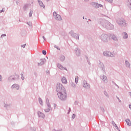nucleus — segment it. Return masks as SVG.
Here are the masks:
<instances>
[{
	"mask_svg": "<svg viewBox=\"0 0 131 131\" xmlns=\"http://www.w3.org/2000/svg\"><path fill=\"white\" fill-rule=\"evenodd\" d=\"M85 2H89V0H84Z\"/></svg>",
	"mask_w": 131,
	"mask_h": 131,
	"instance_id": "e2e57ef3",
	"label": "nucleus"
},
{
	"mask_svg": "<svg viewBox=\"0 0 131 131\" xmlns=\"http://www.w3.org/2000/svg\"><path fill=\"white\" fill-rule=\"evenodd\" d=\"M99 39L103 42H108L109 41V36L107 34L103 33L99 36Z\"/></svg>",
	"mask_w": 131,
	"mask_h": 131,
	"instance_id": "7ed1b4c3",
	"label": "nucleus"
},
{
	"mask_svg": "<svg viewBox=\"0 0 131 131\" xmlns=\"http://www.w3.org/2000/svg\"><path fill=\"white\" fill-rule=\"evenodd\" d=\"M109 51H105L103 52V55L104 57H109Z\"/></svg>",
	"mask_w": 131,
	"mask_h": 131,
	"instance_id": "4be33fe9",
	"label": "nucleus"
},
{
	"mask_svg": "<svg viewBox=\"0 0 131 131\" xmlns=\"http://www.w3.org/2000/svg\"><path fill=\"white\" fill-rule=\"evenodd\" d=\"M32 14H33V10L30 9L29 17H32Z\"/></svg>",
	"mask_w": 131,
	"mask_h": 131,
	"instance_id": "2f4dec72",
	"label": "nucleus"
},
{
	"mask_svg": "<svg viewBox=\"0 0 131 131\" xmlns=\"http://www.w3.org/2000/svg\"><path fill=\"white\" fill-rule=\"evenodd\" d=\"M100 78L104 81V82H107L108 80L107 79V77L105 75H102L100 76Z\"/></svg>",
	"mask_w": 131,
	"mask_h": 131,
	"instance_id": "4468645a",
	"label": "nucleus"
},
{
	"mask_svg": "<svg viewBox=\"0 0 131 131\" xmlns=\"http://www.w3.org/2000/svg\"><path fill=\"white\" fill-rule=\"evenodd\" d=\"M70 34H71V36L74 37V38H76L77 40L79 39V35L76 33H74L73 31L70 32Z\"/></svg>",
	"mask_w": 131,
	"mask_h": 131,
	"instance_id": "6e6552de",
	"label": "nucleus"
},
{
	"mask_svg": "<svg viewBox=\"0 0 131 131\" xmlns=\"http://www.w3.org/2000/svg\"><path fill=\"white\" fill-rule=\"evenodd\" d=\"M52 131H62V129H59L58 130H56L55 129H53Z\"/></svg>",
	"mask_w": 131,
	"mask_h": 131,
	"instance_id": "c03bdc74",
	"label": "nucleus"
},
{
	"mask_svg": "<svg viewBox=\"0 0 131 131\" xmlns=\"http://www.w3.org/2000/svg\"><path fill=\"white\" fill-rule=\"evenodd\" d=\"M21 79L22 80H24V79H25V78H24V75H23V74H21Z\"/></svg>",
	"mask_w": 131,
	"mask_h": 131,
	"instance_id": "37998d69",
	"label": "nucleus"
},
{
	"mask_svg": "<svg viewBox=\"0 0 131 131\" xmlns=\"http://www.w3.org/2000/svg\"><path fill=\"white\" fill-rule=\"evenodd\" d=\"M125 63L126 65V67H127V68H130V63H129V62H128L127 60H125Z\"/></svg>",
	"mask_w": 131,
	"mask_h": 131,
	"instance_id": "393cba45",
	"label": "nucleus"
},
{
	"mask_svg": "<svg viewBox=\"0 0 131 131\" xmlns=\"http://www.w3.org/2000/svg\"><path fill=\"white\" fill-rule=\"evenodd\" d=\"M38 1V3H39V2H41V1L40 0H37Z\"/></svg>",
	"mask_w": 131,
	"mask_h": 131,
	"instance_id": "052dcab7",
	"label": "nucleus"
},
{
	"mask_svg": "<svg viewBox=\"0 0 131 131\" xmlns=\"http://www.w3.org/2000/svg\"><path fill=\"white\" fill-rule=\"evenodd\" d=\"M65 91H66V90H65V88H64V86L62 85V84L60 83H57L56 84V92L57 94Z\"/></svg>",
	"mask_w": 131,
	"mask_h": 131,
	"instance_id": "20e7f679",
	"label": "nucleus"
},
{
	"mask_svg": "<svg viewBox=\"0 0 131 131\" xmlns=\"http://www.w3.org/2000/svg\"><path fill=\"white\" fill-rule=\"evenodd\" d=\"M34 74L35 76H36V77H37V73L34 72Z\"/></svg>",
	"mask_w": 131,
	"mask_h": 131,
	"instance_id": "3c124183",
	"label": "nucleus"
},
{
	"mask_svg": "<svg viewBox=\"0 0 131 131\" xmlns=\"http://www.w3.org/2000/svg\"><path fill=\"white\" fill-rule=\"evenodd\" d=\"M108 57H111V58H115V55H114V54H113L112 52L109 51Z\"/></svg>",
	"mask_w": 131,
	"mask_h": 131,
	"instance_id": "c85d7f7f",
	"label": "nucleus"
},
{
	"mask_svg": "<svg viewBox=\"0 0 131 131\" xmlns=\"http://www.w3.org/2000/svg\"><path fill=\"white\" fill-rule=\"evenodd\" d=\"M98 66L100 68H101L103 72H105V66H104V64H103V63L100 62Z\"/></svg>",
	"mask_w": 131,
	"mask_h": 131,
	"instance_id": "f3484780",
	"label": "nucleus"
},
{
	"mask_svg": "<svg viewBox=\"0 0 131 131\" xmlns=\"http://www.w3.org/2000/svg\"><path fill=\"white\" fill-rule=\"evenodd\" d=\"M46 103L47 104H48V103H50V102L49 101V99L48 98L46 99Z\"/></svg>",
	"mask_w": 131,
	"mask_h": 131,
	"instance_id": "603ef678",
	"label": "nucleus"
},
{
	"mask_svg": "<svg viewBox=\"0 0 131 131\" xmlns=\"http://www.w3.org/2000/svg\"><path fill=\"white\" fill-rule=\"evenodd\" d=\"M112 124L113 125V126H115V128L118 129V130H119V128H118V126H117V125H116V124L115 123V122H114V121H112Z\"/></svg>",
	"mask_w": 131,
	"mask_h": 131,
	"instance_id": "cd10ccee",
	"label": "nucleus"
},
{
	"mask_svg": "<svg viewBox=\"0 0 131 131\" xmlns=\"http://www.w3.org/2000/svg\"><path fill=\"white\" fill-rule=\"evenodd\" d=\"M75 52L76 56H77L78 57H79V56H80V50H79L78 48H75Z\"/></svg>",
	"mask_w": 131,
	"mask_h": 131,
	"instance_id": "a211bd4d",
	"label": "nucleus"
},
{
	"mask_svg": "<svg viewBox=\"0 0 131 131\" xmlns=\"http://www.w3.org/2000/svg\"><path fill=\"white\" fill-rule=\"evenodd\" d=\"M98 24L101 25L102 27L106 28V29H109L110 30H113L114 29V25H112L108 20L100 19L98 20Z\"/></svg>",
	"mask_w": 131,
	"mask_h": 131,
	"instance_id": "f257e3e1",
	"label": "nucleus"
},
{
	"mask_svg": "<svg viewBox=\"0 0 131 131\" xmlns=\"http://www.w3.org/2000/svg\"><path fill=\"white\" fill-rule=\"evenodd\" d=\"M46 72L47 74H50V71L47 70V71H46Z\"/></svg>",
	"mask_w": 131,
	"mask_h": 131,
	"instance_id": "8fccbe9b",
	"label": "nucleus"
},
{
	"mask_svg": "<svg viewBox=\"0 0 131 131\" xmlns=\"http://www.w3.org/2000/svg\"><path fill=\"white\" fill-rule=\"evenodd\" d=\"M57 67L59 68V69H60V70H67L66 68H64L63 66L59 63H57Z\"/></svg>",
	"mask_w": 131,
	"mask_h": 131,
	"instance_id": "6ab92c4d",
	"label": "nucleus"
},
{
	"mask_svg": "<svg viewBox=\"0 0 131 131\" xmlns=\"http://www.w3.org/2000/svg\"><path fill=\"white\" fill-rule=\"evenodd\" d=\"M122 35L124 39H127V38H128V35H127V33H126V32H123Z\"/></svg>",
	"mask_w": 131,
	"mask_h": 131,
	"instance_id": "aec40b11",
	"label": "nucleus"
},
{
	"mask_svg": "<svg viewBox=\"0 0 131 131\" xmlns=\"http://www.w3.org/2000/svg\"><path fill=\"white\" fill-rule=\"evenodd\" d=\"M75 117H76V115H75V114H73V115H72V118L73 119H74V118H75Z\"/></svg>",
	"mask_w": 131,
	"mask_h": 131,
	"instance_id": "ea45409f",
	"label": "nucleus"
},
{
	"mask_svg": "<svg viewBox=\"0 0 131 131\" xmlns=\"http://www.w3.org/2000/svg\"><path fill=\"white\" fill-rule=\"evenodd\" d=\"M42 53L43 55H47V51L45 50H43L42 51Z\"/></svg>",
	"mask_w": 131,
	"mask_h": 131,
	"instance_id": "58836bf2",
	"label": "nucleus"
},
{
	"mask_svg": "<svg viewBox=\"0 0 131 131\" xmlns=\"http://www.w3.org/2000/svg\"><path fill=\"white\" fill-rule=\"evenodd\" d=\"M27 24H28V25H29V26L30 27H31V28H32V23L30 21L27 22Z\"/></svg>",
	"mask_w": 131,
	"mask_h": 131,
	"instance_id": "473e14b6",
	"label": "nucleus"
},
{
	"mask_svg": "<svg viewBox=\"0 0 131 131\" xmlns=\"http://www.w3.org/2000/svg\"><path fill=\"white\" fill-rule=\"evenodd\" d=\"M41 62L38 63V66H42L43 64H45V62L46 61V60L45 58H42L40 59Z\"/></svg>",
	"mask_w": 131,
	"mask_h": 131,
	"instance_id": "2eb2a0df",
	"label": "nucleus"
},
{
	"mask_svg": "<svg viewBox=\"0 0 131 131\" xmlns=\"http://www.w3.org/2000/svg\"><path fill=\"white\" fill-rule=\"evenodd\" d=\"M83 86L85 89H86V90H90V89H91V85H90L86 80L83 81Z\"/></svg>",
	"mask_w": 131,
	"mask_h": 131,
	"instance_id": "9d476101",
	"label": "nucleus"
},
{
	"mask_svg": "<svg viewBox=\"0 0 131 131\" xmlns=\"http://www.w3.org/2000/svg\"><path fill=\"white\" fill-rule=\"evenodd\" d=\"M92 6L95 9H98V8H103V6L97 3H92Z\"/></svg>",
	"mask_w": 131,
	"mask_h": 131,
	"instance_id": "9b49d317",
	"label": "nucleus"
},
{
	"mask_svg": "<svg viewBox=\"0 0 131 131\" xmlns=\"http://www.w3.org/2000/svg\"><path fill=\"white\" fill-rule=\"evenodd\" d=\"M24 11H27L29 9V4H25L23 7Z\"/></svg>",
	"mask_w": 131,
	"mask_h": 131,
	"instance_id": "5701e85b",
	"label": "nucleus"
},
{
	"mask_svg": "<svg viewBox=\"0 0 131 131\" xmlns=\"http://www.w3.org/2000/svg\"><path fill=\"white\" fill-rule=\"evenodd\" d=\"M54 48L57 49L58 51H60V48H59L57 46H54Z\"/></svg>",
	"mask_w": 131,
	"mask_h": 131,
	"instance_id": "79ce46f5",
	"label": "nucleus"
},
{
	"mask_svg": "<svg viewBox=\"0 0 131 131\" xmlns=\"http://www.w3.org/2000/svg\"><path fill=\"white\" fill-rule=\"evenodd\" d=\"M115 85H116V86H117V88H119V86H118V85H117L116 83H115Z\"/></svg>",
	"mask_w": 131,
	"mask_h": 131,
	"instance_id": "5fc2aeb1",
	"label": "nucleus"
},
{
	"mask_svg": "<svg viewBox=\"0 0 131 131\" xmlns=\"http://www.w3.org/2000/svg\"><path fill=\"white\" fill-rule=\"evenodd\" d=\"M71 112V108L69 107V112L68 113V114H69V113H70Z\"/></svg>",
	"mask_w": 131,
	"mask_h": 131,
	"instance_id": "09e8293b",
	"label": "nucleus"
},
{
	"mask_svg": "<svg viewBox=\"0 0 131 131\" xmlns=\"http://www.w3.org/2000/svg\"><path fill=\"white\" fill-rule=\"evenodd\" d=\"M25 46H26V44L21 45L22 48H25Z\"/></svg>",
	"mask_w": 131,
	"mask_h": 131,
	"instance_id": "864d4df0",
	"label": "nucleus"
},
{
	"mask_svg": "<svg viewBox=\"0 0 131 131\" xmlns=\"http://www.w3.org/2000/svg\"><path fill=\"white\" fill-rule=\"evenodd\" d=\"M47 105L49 109H51L52 107H51V104H50V102H47Z\"/></svg>",
	"mask_w": 131,
	"mask_h": 131,
	"instance_id": "4c0bfd02",
	"label": "nucleus"
},
{
	"mask_svg": "<svg viewBox=\"0 0 131 131\" xmlns=\"http://www.w3.org/2000/svg\"><path fill=\"white\" fill-rule=\"evenodd\" d=\"M4 9H5V8H3V10H0V13H4L5 12V11L4 10Z\"/></svg>",
	"mask_w": 131,
	"mask_h": 131,
	"instance_id": "de8ad7c7",
	"label": "nucleus"
},
{
	"mask_svg": "<svg viewBox=\"0 0 131 131\" xmlns=\"http://www.w3.org/2000/svg\"><path fill=\"white\" fill-rule=\"evenodd\" d=\"M16 4H17V5H18V4H19V2H17V1L16 2Z\"/></svg>",
	"mask_w": 131,
	"mask_h": 131,
	"instance_id": "680f3d73",
	"label": "nucleus"
},
{
	"mask_svg": "<svg viewBox=\"0 0 131 131\" xmlns=\"http://www.w3.org/2000/svg\"><path fill=\"white\" fill-rule=\"evenodd\" d=\"M38 101H39V103L40 105H41V106H42V105H43L42 99H41L40 98V97H39V98H38Z\"/></svg>",
	"mask_w": 131,
	"mask_h": 131,
	"instance_id": "7c9ffc66",
	"label": "nucleus"
},
{
	"mask_svg": "<svg viewBox=\"0 0 131 131\" xmlns=\"http://www.w3.org/2000/svg\"><path fill=\"white\" fill-rule=\"evenodd\" d=\"M116 98L118 100L119 103H121L122 101H121V100L120 99H119V97H118V96H116Z\"/></svg>",
	"mask_w": 131,
	"mask_h": 131,
	"instance_id": "a19ab883",
	"label": "nucleus"
},
{
	"mask_svg": "<svg viewBox=\"0 0 131 131\" xmlns=\"http://www.w3.org/2000/svg\"><path fill=\"white\" fill-rule=\"evenodd\" d=\"M62 83H67V79L65 77H63L61 79Z\"/></svg>",
	"mask_w": 131,
	"mask_h": 131,
	"instance_id": "a878e982",
	"label": "nucleus"
},
{
	"mask_svg": "<svg viewBox=\"0 0 131 131\" xmlns=\"http://www.w3.org/2000/svg\"><path fill=\"white\" fill-rule=\"evenodd\" d=\"M126 5L131 10V0H128V1H127Z\"/></svg>",
	"mask_w": 131,
	"mask_h": 131,
	"instance_id": "b1692460",
	"label": "nucleus"
},
{
	"mask_svg": "<svg viewBox=\"0 0 131 131\" xmlns=\"http://www.w3.org/2000/svg\"><path fill=\"white\" fill-rule=\"evenodd\" d=\"M38 4H39L40 6L42 7V8H46V6H45V5H43V3H42V1H41Z\"/></svg>",
	"mask_w": 131,
	"mask_h": 131,
	"instance_id": "c756f323",
	"label": "nucleus"
},
{
	"mask_svg": "<svg viewBox=\"0 0 131 131\" xmlns=\"http://www.w3.org/2000/svg\"><path fill=\"white\" fill-rule=\"evenodd\" d=\"M38 116V117H41V118H45L46 116L45 115V114L43 113H41V112L38 111L37 112Z\"/></svg>",
	"mask_w": 131,
	"mask_h": 131,
	"instance_id": "dca6fc26",
	"label": "nucleus"
},
{
	"mask_svg": "<svg viewBox=\"0 0 131 131\" xmlns=\"http://www.w3.org/2000/svg\"><path fill=\"white\" fill-rule=\"evenodd\" d=\"M129 109H130V110H131V104L129 105Z\"/></svg>",
	"mask_w": 131,
	"mask_h": 131,
	"instance_id": "bf43d9fd",
	"label": "nucleus"
},
{
	"mask_svg": "<svg viewBox=\"0 0 131 131\" xmlns=\"http://www.w3.org/2000/svg\"><path fill=\"white\" fill-rule=\"evenodd\" d=\"M125 122L127 125H128L129 126L131 125L130 120H129V119H126L125 120Z\"/></svg>",
	"mask_w": 131,
	"mask_h": 131,
	"instance_id": "bb28decb",
	"label": "nucleus"
},
{
	"mask_svg": "<svg viewBox=\"0 0 131 131\" xmlns=\"http://www.w3.org/2000/svg\"><path fill=\"white\" fill-rule=\"evenodd\" d=\"M104 94L107 97V98H109V94L106 91H104Z\"/></svg>",
	"mask_w": 131,
	"mask_h": 131,
	"instance_id": "72a5a7b5",
	"label": "nucleus"
},
{
	"mask_svg": "<svg viewBox=\"0 0 131 131\" xmlns=\"http://www.w3.org/2000/svg\"><path fill=\"white\" fill-rule=\"evenodd\" d=\"M117 23L119 24V25H122L123 26H126V23H125V20L122 18H119L117 20Z\"/></svg>",
	"mask_w": 131,
	"mask_h": 131,
	"instance_id": "423d86ee",
	"label": "nucleus"
},
{
	"mask_svg": "<svg viewBox=\"0 0 131 131\" xmlns=\"http://www.w3.org/2000/svg\"><path fill=\"white\" fill-rule=\"evenodd\" d=\"M54 108H56V107H57V104H54Z\"/></svg>",
	"mask_w": 131,
	"mask_h": 131,
	"instance_id": "13d9d810",
	"label": "nucleus"
},
{
	"mask_svg": "<svg viewBox=\"0 0 131 131\" xmlns=\"http://www.w3.org/2000/svg\"><path fill=\"white\" fill-rule=\"evenodd\" d=\"M57 96L61 101H64L67 100V93H66V91H63L57 93Z\"/></svg>",
	"mask_w": 131,
	"mask_h": 131,
	"instance_id": "f03ea898",
	"label": "nucleus"
},
{
	"mask_svg": "<svg viewBox=\"0 0 131 131\" xmlns=\"http://www.w3.org/2000/svg\"><path fill=\"white\" fill-rule=\"evenodd\" d=\"M50 110H51V108L48 107V108L45 110V112L48 113L49 111H50Z\"/></svg>",
	"mask_w": 131,
	"mask_h": 131,
	"instance_id": "c9c22d12",
	"label": "nucleus"
},
{
	"mask_svg": "<svg viewBox=\"0 0 131 131\" xmlns=\"http://www.w3.org/2000/svg\"><path fill=\"white\" fill-rule=\"evenodd\" d=\"M59 60L61 61V62H64V61H65V56L63 55H61L59 56Z\"/></svg>",
	"mask_w": 131,
	"mask_h": 131,
	"instance_id": "412c9836",
	"label": "nucleus"
},
{
	"mask_svg": "<svg viewBox=\"0 0 131 131\" xmlns=\"http://www.w3.org/2000/svg\"><path fill=\"white\" fill-rule=\"evenodd\" d=\"M130 97H131V92H130Z\"/></svg>",
	"mask_w": 131,
	"mask_h": 131,
	"instance_id": "69168bd1",
	"label": "nucleus"
},
{
	"mask_svg": "<svg viewBox=\"0 0 131 131\" xmlns=\"http://www.w3.org/2000/svg\"><path fill=\"white\" fill-rule=\"evenodd\" d=\"M110 37L113 40H114V41H118V37L116 35L114 34H110Z\"/></svg>",
	"mask_w": 131,
	"mask_h": 131,
	"instance_id": "ddd939ff",
	"label": "nucleus"
},
{
	"mask_svg": "<svg viewBox=\"0 0 131 131\" xmlns=\"http://www.w3.org/2000/svg\"><path fill=\"white\" fill-rule=\"evenodd\" d=\"M105 1L110 3H112V2H113V0H105Z\"/></svg>",
	"mask_w": 131,
	"mask_h": 131,
	"instance_id": "a18cd8bd",
	"label": "nucleus"
},
{
	"mask_svg": "<svg viewBox=\"0 0 131 131\" xmlns=\"http://www.w3.org/2000/svg\"><path fill=\"white\" fill-rule=\"evenodd\" d=\"M19 77L16 74H14L13 75L10 76L8 79V81L9 82H12V81H17V80H19Z\"/></svg>",
	"mask_w": 131,
	"mask_h": 131,
	"instance_id": "39448f33",
	"label": "nucleus"
},
{
	"mask_svg": "<svg viewBox=\"0 0 131 131\" xmlns=\"http://www.w3.org/2000/svg\"><path fill=\"white\" fill-rule=\"evenodd\" d=\"M49 1H50V0H46L47 2H49Z\"/></svg>",
	"mask_w": 131,
	"mask_h": 131,
	"instance_id": "338daca9",
	"label": "nucleus"
},
{
	"mask_svg": "<svg viewBox=\"0 0 131 131\" xmlns=\"http://www.w3.org/2000/svg\"><path fill=\"white\" fill-rule=\"evenodd\" d=\"M70 84H71V86H73V88H75L76 85L73 82H71Z\"/></svg>",
	"mask_w": 131,
	"mask_h": 131,
	"instance_id": "e433bc0d",
	"label": "nucleus"
},
{
	"mask_svg": "<svg viewBox=\"0 0 131 131\" xmlns=\"http://www.w3.org/2000/svg\"><path fill=\"white\" fill-rule=\"evenodd\" d=\"M102 111H104V108H102Z\"/></svg>",
	"mask_w": 131,
	"mask_h": 131,
	"instance_id": "0e129e2a",
	"label": "nucleus"
},
{
	"mask_svg": "<svg viewBox=\"0 0 131 131\" xmlns=\"http://www.w3.org/2000/svg\"><path fill=\"white\" fill-rule=\"evenodd\" d=\"M5 36H7V35L6 34H3L2 35H1V37H4Z\"/></svg>",
	"mask_w": 131,
	"mask_h": 131,
	"instance_id": "49530a36",
	"label": "nucleus"
},
{
	"mask_svg": "<svg viewBox=\"0 0 131 131\" xmlns=\"http://www.w3.org/2000/svg\"><path fill=\"white\" fill-rule=\"evenodd\" d=\"M75 82L76 83H77V82H78V76H76L75 77Z\"/></svg>",
	"mask_w": 131,
	"mask_h": 131,
	"instance_id": "f704fd0d",
	"label": "nucleus"
},
{
	"mask_svg": "<svg viewBox=\"0 0 131 131\" xmlns=\"http://www.w3.org/2000/svg\"><path fill=\"white\" fill-rule=\"evenodd\" d=\"M11 90L19 91V90H20V85L17 83H14L11 86Z\"/></svg>",
	"mask_w": 131,
	"mask_h": 131,
	"instance_id": "1a4fd4ad",
	"label": "nucleus"
},
{
	"mask_svg": "<svg viewBox=\"0 0 131 131\" xmlns=\"http://www.w3.org/2000/svg\"><path fill=\"white\" fill-rule=\"evenodd\" d=\"M42 38L44 39V40H46V37H45V36H42Z\"/></svg>",
	"mask_w": 131,
	"mask_h": 131,
	"instance_id": "4d7b16f0",
	"label": "nucleus"
},
{
	"mask_svg": "<svg viewBox=\"0 0 131 131\" xmlns=\"http://www.w3.org/2000/svg\"><path fill=\"white\" fill-rule=\"evenodd\" d=\"M53 17L57 21H62V17L59 14H58L56 11L53 12Z\"/></svg>",
	"mask_w": 131,
	"mask_h": 131,
	"instance_id": "0eeeda50",
	"label": "nucleus"
},
{
	"mask_svg": "<svg viewBox=\"0 0 131 131\" xmlns=\"http://www.w3.org/2000/svg\"><path fill=\"white\" fill-rule=\"evenodd\" d=\"M11 106L12 103H8V102H4V107L6 109V110H10Z\"/></svg>",
	"mask_w": 131,
	"mask_h": 131,
	"instance_id": "f8f14e48",
	"label": "nucleus"
},
{
	"mask_svg": "<svg viewBox=\"0 0 131 131\" xmlns=\"http://www.w3.org/2000/svg\"><path fill=\"white\" fill-rule=\"evenodd\" d=\"M83 19H84V16L83 17Z\"/></svg>",
	"mask_w": 131,
	"mask_h": 131,
	"instance_id": "774afa93",
	"label": "nucleus"
},
{
	"mask_svg": "<svg viewBox=\"0 0 131 131\" xmlns=\"http://www.w3.org/2000/svg\"><path fill=\"white\" fill-rule=\"evenodd\" d=\"M0 81H2V75H0Z\"/></svg>",
	"mask_w": 131,
	"mask_h": 131,
	"instance_id": "6e6d98bb",
	"label": "nucleus"
}]
</instances>
